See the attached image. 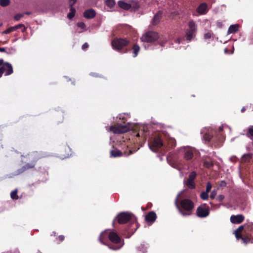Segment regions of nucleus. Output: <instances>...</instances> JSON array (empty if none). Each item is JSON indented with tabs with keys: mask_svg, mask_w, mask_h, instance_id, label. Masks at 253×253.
<instances>
[{
	"mask_svg": "<svg viewBox=\"0 0 253 253\" xmlns=\"http://www.w3.org/2000/svg\"><path fill=\"white\" fill-rule=\"evenodd\" d=\"M118 223L122 224L128 223L127 227L125 228L123 234L125 238H130L139 227L136 218L132 213L129 212H121L116 217Z\"/></svg>",
	"mask_w": 253,
	"mask_h": 253,
	"instance_id": "f257e3e1",
	"label": "nucleus"
},
{
	"mask_svg": "<svg viewBox=\"0 0 253 253\" xmlns=\"http://www.w3.org/2000/svg\"><path fill=\"white\" fill-rule=\"evenodd\" d=\"M99 242L108 247L110 249L118 250L124 245V241L115 231H111L109 233L105 231L102 232L98 237Z\"/></svg>",
	"mask_w": 253,
	"mask_h": 253,
	"instance_id": "f03ea898",
	"label": "nucleus"
},
{
	"mask_svg": "<svg viewBox=\"0 0 253 253\" xmlns=\"http://www.w3.org/2000/svg\"><path fill=\"white\" fill-rule=\"evenodd\" d=\"M23 156V155L22 156ZM28 160H31V163H27L21 168L17 170V174H21L24 171L35 168L36 163L38 160L45 157L43 153L40 152L34 151L28 154L26 156Z\"/></svg>",
	"mask_w": 253,
	"mask_h": 253,
	"instance_id": "7ed1b4c3",
	"label": "nucleus"
},
{
	"mask_svg": "<svg viewBox=\"0 0 253 253\" xmlns=\"http://www.w3.org/2000/svg\"><path fill=\"white\" fill-rule=\"evenodd\" d=\"M179 195H177L175 200V204L178 209L180 213L183 216L189 215L191 214V211L194 208V202L188 199H184L180 201L179 205L178 204V197Z\"/></svg>",
	"mask_w": 253,
	"mask_h": 253,
	"instance_id": "20e7f679",
	"label": "nucleus"
},
{
	"mask_svg": "<svg viewBox=\"0 0 253 253\" xmlns=\"http://www.w3.org/2000/svg\"><path fill=\"white\" fill-rule=\"evenodd\" d=\"M130 40L126 38H114L111 42L113 48L122 53H127L130 49L127 46L130 43Z\"/></svg>",
	"mask_w": 253,
	"mask_h": 253,
	"instance_id": "39448f33",
	"label": "nucleus"
},
{
	"mask_svg": "<svg viewBox=\"0 0 253 253\" xmlns=\"http://www.w3.org/2000/svg\"><path fill=\"white\" fill-rule=\"evenodd\" d=\"M197 32V26L193 20H191L188 23V28L185 30L186 40L190 42L195 38Z\"/></svg>",
	"mask_w": 253,
	"mask_h": 253,
	"instance_id": "423d86ee",
	"label": "nucleus"
},
{
	"mask_svg": "<svg viewBox=\"0 0 253 253\" xmlns=\"http://www.w3.org/2000/svg\"><path fill=\"white\" fill-rule=\"evenodd\" d=\"M149 148L154 152H157L160 148L164 146L163 141L159 136H156L151 138L149 141Z\"/></svg>",
	"mask_w": 253,
	"mask_h": 253,
	"instance_id": "0eeeda50",
	"label": "nucleus"
},
{
	"mask_svg": "<svg viewBox=\"0 0 253 253\" xmlns=\"http://www.w3.org/2000/svg\"><path fill=\"white\" fill-rule=\"evenodd\" d=\"M159 38V36L157 32L154 31H148L142 36L141 40L143 42H152L157 41Z\"/></svg>",
	"mask_w": 253,
	"mask_h": 253,
	"instance_id": "6e6552de",
	"label": "nucleus"
},
{
	"mask_svg": "<svg viewBox=\"0 0 253 253\" xmlns=\"http://www.w3.org/2000/svg\"><path fill=\"white\" fill-rule=\"evenodd\" d=\"M210 214V207L206 204H204L198 207L196 211L197 215L200 218H204L208 216Z\"/></svg>",
	"mask_w": 253,
	"mask_h": 253,
	"instance_id": "1a4fd4ad",
	"label": "nucleus"
},
{
	"mask_svg": "<svg viewBox=\"0 0 253 253\" xmlns=\"http://www.w3.org/2000/svg\"><path fill=\"white\" fill-rule=\"evenodd\" d=\"M110 129L114 133L120 134L127 132L128 130V127L126 126L117 125L111 126Z\"/></svg>",
	"mask_w": 253,
	"mask_h": 253,
	"instance_id": "9d476101",
	"label": "nucleus"
},
{
	"mask_svg": "<svg viewBox=\"0 0 253 253\" xmlns=\"http://www.w3.org/2000/svg\"><path fill=\"white\" fill-rule=\"evenodd\" d=\"M196 151L192 148H184L183 158L185 161L188 162L191 161L196 155Z\"/></svg>",
	"mask_w": 253,
	"mask_h": 253,
	"instance_id": "9b49d317",
	"label": "nucleus"
},
{
	"mask_svg": "<svg viewBox=\"0 0 253 253\" xmlns=\"http://www.w3.org/2000/svg\"><path fill=\"white\" fill-rule=\"evenodd\" d=\"M196 176L197 173L194 171L190 172L189 174L188 178L186 182V184L189 188L193 189L195 188L194 180L196 178Z\"/></svg>",
	"mask_w": 253,
	"mask_h": 253,
	"instance_id": "f8f14e48",
	"label": "nucleus"
},
{
	"mask_svg": "<svg viewBox=\"0 0 253 253\" xmlns=\"http://www.w3.org/2000/svg\"><path fill=\"white\" fill-rule=\"evenodd\" d=\"M247 244L253 243V224L249 225L245 229Z\"/></svg>",
	"mask_w": 253,
	"mask_h": 253,
	"instance_id": "ddd939ff",
	"label": "nucleus"
},
{
	"mask_svg": "<svg viewBox=\"0 0 253 253\" xmlns=\"http://www.w3.org/2000/svg\"><path fill=\"white\" fill-rule=\"evenodd\" d=\"M244 219L245 217L242 214L232 215L230 217V221L234 224H240Z\"/></svg>",
	"mask_w": 253,
	"mask_h": 253,
	"instance_id": "4468645a",
	"label": "nucleus"
},
{
	"mask_svg": "<svg viewBox=\"0 0 253 253\" xmlns=\"http://www.w3.org/2000/svg\"><path fill=\"white\" fill-rule=\"evenodd\" d=\"M157 218V215L154 211H150L147 213L145 217L146 221L148 223H154Z\"/></svg>",
	"mask_w": 253,
	"mask_h": 253,
	"instance_id": "2eb2a0df",
	"label": "nucleus"
},
{
	"mask_svg": "<svg viewBox=\"0 0 253 253\" xmlns=\"http://www.w3.org/2000/svg\"><path fill=\"white\" fill-rule=\"evenodd\" d=\"M203 166L207 169H210L213 166L212 159L209 157H206L203 158Z\"/></svg>",
	"mask_w": 253,
	"mask_h": 253,
	"instance_id": "dca6fc26",
	"label": "nucleus"
},
{
	"mask_svg": "<svg viewBox=\"0 0 253 253\" xmlns=\"http://www.w3.org/2000/svg\"><path fill=\"white\" fill-rule=\"evenodd\" d=\"M96 15V12L93 9L86 10L84 12V16L87 19H91Z\"/></svg>",
	"mask_w": 253,
	"mask_h": 253,
	"instance_id": "f3484780",
	"label": "nucleus"
},
{
	"mask_svg": "<svg viewBox=\"0 0 253 253\" xmlns=\"http://www.w3.org/2000/svg\"><path fill=\"white\" fill-rule=\"evenodd\" d=\"M197 11L201 14H206L208 11L207 3L203 2L200 4L197 8Z\"/></svg>",
	"mask_w": 253,
	"mask_h": 253,
	"instance_id": "a211bd4d",
	"label": "nucleus"
},
{
	"mask_svg": "<svg viewBox=\"0 0 253 253\" xmlns=\"http://www.w3.org/2000/svg\"><path fill=\"white\" fill-rule=\"evenodd\" d=\"M235 237L236 238L239 240L241 239L243 241V242L245 244H247V236H246L245 231H244L243 234H242V233L241 232H238L236 231L235 232Z\"/></svg>",
	"mask_w": 253,
	"mask_h": 253,
	"instance_id": "6ab92c4d",
	"label": "nucleus"
},
{
	"mask_svg": "<svg viewBox=\"0 0 253 253\" xmlns=\"http://www.w3.org/2000/svg\"><path fill=\"white\" fill-rule=\"evenodd\" d=\"M3 66L5 67V76H8L13 73V68L11 64L5 62Z\"/></svg>",
	"mask_w": 253,
	"mask_h": 253,
	"instance_id": "aec40b11",
	"label": "nucleus"
},
{
	"mask_svg": "<svg viewBox=\"0 0 253 253\" xmlns=\"http://www.w3.org/2000/svg\"><path fill=\"white\" fill-rule=\"evenodd\" d=\"M162 12L161 11H159L154 16V18L153 19V24L154 25H156L158 24L162 17Z\"/></svg>",
	"mask_w": 253,
	"mask_h": 253,
	"instance_id": "412c9836",
	"label": "nucleus"
},
{
	"mask_svg": "<svg viewBox=\"0 0 253 253\" xmlns=\"http://www.w3.org/2000/svg\"><path fill=\"white\" fill-rule=\"evenodd\" d=\"M110 153L111 157H118L123 156V153L115 148H113V149L110 151Z\"/></svg>",
	"mask_w": 253,
	"mask_h": 253,
	"instance_id": "4be33fe9",
	"label": "nucleus"
},
{
	"mask_svg": "<svg viewBox=\"0 0 253 253\" xmlns=\"http://www.w3.org/2000/svg\"><path fill=\"white\" fill-rule=\"evenodd\" d=\"M118 5L121 8L125 9V10H129L131 8V4L126 3L124 1L120 0L118 2Z\"/></svg>",
	"mask_w": 253,
	"mask_h": 253,
	"instance_id": "5701e85b",
	"label": "nucleus"
},
{
	"mask_svg": "<svg viewBox=\"0 0 253 253\" xmlns=\"http://www.w3.org/2000/svg\"><path fill=\"white\" fill-rule=\"evenodd\" d=\"M176 145V140L174 138H169L168 141V146H167L168 149H172L175 147Z\"/></svg>",
	"mask_w": 253,
	"mask_h": 253,
	"instance_id": "b1692460",
	"label": "nucleus"
},
{
	"mask_svg": "<svg viewBox=\"0 0 253 253\" xmlns=\"http://www.w3.org/2000/svg\"><path fill=\"white\" fill-rule=\"evenodd\" d=\"M132 50L133 53V57H136L138 55L140 51V47L137 44L135 43L133 45Z\"/></svg>",
	"mask_w": 253,
	"mask_h": 253,
	"instance_id": "393cba45",
	"label": "nucleus"
},
{
	"mask_svg": "<svg viewBox=\"0 0 253 253\" xmlns=\"http://www.w3.org/2000/svg\"><path fill=\"white\" fill-rule=\"evenodd\" d=\"M238 29L239 26L238 25H231L228 28V33L230 34L235 33L238 30Z\"/></svg>",
	"mask_w": 253,
	"mask_h": 253,
	"instance_id": "a878e982",
	"label": "nucleus"
},
{
	"mask_svg": "<svg viewBox=\"0 0 253 253\" xmlns=\"http://www.w3.org/2000/svg\"><path fill=\"white\" fill-rule=\"evenodd\" d=\"M130 4H131V8L130 9L132 11H136L138 10V9L139 8L140 6H139V4L137 2L133 3Z\"/></svg>",
	"mask_w": 253,
	"mask_h": 253,
	"instance_id": "bb28decb",
	"label": "nucleus"
},
{
	"mask_svg": "<svg viewBox=\"0 0 253 253\" xmlns=\"http://www.w3.org/2000/svg\"><path fill=\"white\" fill-rule=\"evenodd\" d=\"M18 191L17 189H15L12 191L10 193V197L13 200H17L18 199V196L17 195Z\"/></svg>",
	"mask_w": 253,
	"mask_h": 253,
	"instance_id": "cd10ccee",
	"label": "nucleus"
},
{
	"mask_svg": "<svg viewBox=\"0 0 253 253\" xmlns=\"http://www.w3.org/2000/svg\"><path fill=\"white\" fill-rule=\"evenodd\" d=\"M203 137L206 141L210 142L212 138V136L209 133H206L204 134Z\"/></svg>",
	"mask_w": 253,
	"mask_h": 253,
	"instance_id": "c85d7f7f",
	"label": "nucleus"
},
{
	"mask_svg": "<svg viewBox=\"0 0 253 253\" xmlns=\"http://www.w3.org/2000/svg\"><path fill=\"white\" fill-rule=\"evenodd\" d=\"M106 4L110 8H112L115 4V0H106L105 1Z\"/></svg>",
	"mask_w": 253,
	"mask_h": 253,
	"instance_id": "c756f323",
	"label": "nucleus"
},
{
	"mask_svg": "<svg viewBox=\"0 0 253 253\" xmlns=\"http://www.w3.org/2000/svg\"><path fill=\"white\" fill-rule=\"evenodd\" d=\"M16 29H15V26H13V27H10L8 28H7L6 30H5V31H4L3 32H2V34H9L11 32H12L13 31H16Z\"/></svg>",
	"mask_w": 253,
	"mask_h": 253,
	"instance_id": "7c9ffc66",
	"label": "nucleus"
},
{
	"mask_svg": "<svg viewBox=\"0 0 253 253\" xmlns=\"http://www.w3.org/2000/svg\"><path fill=\"white\" fill-rule=\"evenodd\" d=\"M16 30H17L18 29H21L22 32L24 33L26 30V28L25 26L22 24H19L17 25L14 26Z\"/></svg>",
	"mask_w": 253,
	"mask_h": 253,
	"instance_id": "2f4dec72",
	"label": "nucleus"
},
{
	"mask_svg": "<svg viewBox=\"0 0 253 253\" xmlns=\"http://www.w3.org/2000/svg\"><path fill=\"white\" fill-rule=\"evenodd\" d=\"M76 10L74 7H71L70 8V12L68 14V17L69 19H72L74 17L75 15Z\"/></svg>",
	"mask_w": 253,
	"mask_h": 253,
	"instance_id": "473e14b6",
	"label": "nucleus"
},
{
	"mask_svg": "<svg viewBox=\"0 0 253 253\" xmlns=\"http://www.w3.org/2000/svg\"><path fill=\"white\" fill-rule=\"evenodd\" d=\"M200 197L204 200H207L209 197L208 193L206 192V191L202 192L200 194Z\"/></svg>",
	"mask_w": 253,
	"mask_h": 253,
	"instance_id": "72a5a7b5",
	"label": "nucleus"
},
{
	"mask_svg": "<svg viewBox=\"0 0 253 253\" xmlns=\"http://www.w3.org/2000/svg\"><path fill=\"white\" fill-rule=\"evenodd\" d=\"M10 3L9 0H0V5L1 6L5 7Z\"/></svg>",
	"mask_w": 253,
	"mask_h": 253,
	"instance_id": "f704fd0d",
	"label": "nucleus"
},
{
	"mask_svg": "<svg viewBox=\"0 0 253 253\" xmlns=\"http://www.w3.org/2000/svg\"><path fill=\"white\" fill-rule=\"evenodd\" d=\"M251 158L252 156L250 154H245L243 156V159L245 161H249Z\"/></svg>",
	"mask_w": 253,
	"mask_h": 253,
	"instance_id": "c9c22d12",
	"label": "nucleus"
},
{
	"mask_svg": "<svg viewBox=\"0 0 253 253\" xmlns=\"http://www.w3.org/2000/svg\"><path fill=\"white\" fill-rule=\"evenodd\" d=\"M247 135L248 137H253V127H251L248 128Z\"/></svg>",
	"mask_w": 253,
	"mask_h": 253,
	"instance_id": "e433bc0d",
	"label": "nucleus"
},
{
	"mask_svg": "<svg viewBox=\"0 0 253 253\" xmlns=\"http://www.w3.org/2000/svg\"><path fill=\"white\" fill-rule=\"evenodd\" d=\"M211 188H212V185H211V183L210 182H207V185H206V192L209 193L210 192V191L211 190Z\"/></svg>",
	"mask_w": 253,
	"mask_h": 253,
	"instance_id": "4c0bfd02",
	"label": "nucleus"
},
{
	"mask_svg": "<svg viewBox=\"0 0 253 253\" xmlns=\"http://www.w3.org/2000/svg\"><path fill=\"white\" fill-rule=\"evenodd\" d=\"M212 33L211 32H208L205 33L204 35V38L206 40H209L211 38Z\"/></svg>",
	"mask_w": 253,
	"mask_h": 253,
	"instance_id": "58836bf2",
	"label": "nucleus"
},
{
	"mask_svg": "<svg viewBox=\"0 0 253 253\" xmlns=\"http://www.w3.org/2000/svg\"><path fill=\"white\" fill-rule=\"evenodd\" d=\"M23 14H17L14 16V19L16 21H19L22 17H23Z\"/></svg>",
	"mask_w": 253,
	"mask_h": 253,
	"instance_id": "ea45409f",
	"label": "nucleus"
},
{
	"mask_svg": "<svg viewBox=\"0 0 253 253\" xmlns=\"http://www.w3.org/2000/svg\"><path fill=\"white\" fill-rule=\"evenodd\" d=\"M77 26L78 27L82 29H84L85 27V25L83 22H78L77 23Z\"/></svg>",
	"mask_w": 253,
	"mask_h": 253,
	"instance_id": "a19ab883",
	"label": "nucleus"
},
{
	"mask_svg": "<svg viewBox=\"0 0 253 253\" xmlns=\"http://www.w3.org/2000/svg\"><path fill=\"white\" fill-rule=\"evenodd\" d=\"M76 1H77V0H69V5L70 6V8L71 7H73V6L75 4Z\"/></svg>",
	"mask_w": 253,
	"mask_h": 253,
	"instance_id": "79ce46f5",
	"label": "nucleus"
},
{
	"mask_svg": "<svg viewBox=\"0 0 253 253\" xmlns=\"http://www.w3.org/2000/svg\"><path fill=\"white\" fill-rule=\"evenodd\" d=\"M5 71V67L2 66L0 68V78L2 77L3 73Z\"/></svg>",
	"mask_w": 253,
	"mask_h": 253,
	"instance_id": "37998d69",
	"label": "nucleus"
},
{
	"mask_svg": "<svg viewBox=\"0 0 253 253\" xmlns=\"http://www.w3.org/2000/svg\"><path fill=\"white\" fill-rule=\"evenodd\" d=\"M216 191H212L211 194H210V198L211 199H213L215 196H216Z\"/></svg>",
	"mask_w": 253,
	"mask_h": 253,
	"instance_id": "c03bdc74",
	"label": "nucleus"
},
{
	"mask_svg": "<svg viewBox=\"0 0 253 253\" xmlns=\"http://www.w3.org/2000/svg\"><path fill=\"white\" fill-rule=\"evenodd\" d=\"M64 238L65 237L63 235H59L57 238V240H58L59 242H62L64 240Z\"/></svg>",
	"mask_w": 253,
	"mask_h": 253,
	"instance_id": "a18cd8bd",
	"label": "nucleus"
},
{
	"mask_svg": "<svg viewBox=\"0 0 253 253\" xmlns=\"http://www.w3.org/2000/svg\"><path fill=\"white\" fill-rule=\"evenodd\" d=\"M244 230V226L243 225L240 226L235 231H236L238 232H241L243 231Z\"/></svg>",
	"mask_w": 253,
	"mask_h": 253,
	"instance_id": "49530a36",
	"label": "nucleus"
},
{
	"mask_svg": "<svg viewBox=\"0 0 253 253\" xmlns=\"http://www.w3.org/2000/svg\"><path fill=\"white\" fill-rule=\"evenodd\" d=\"M217 199L219 202H221L224 199V196L223 195H220L218 196Z\"/></svg>",
	"mask_w": 253,
	"mask_h": 253,
	"instance_id": "de8ad7c7",
	"label": "nucleus"
},
{
	"mask_svg": "<svg viewBox=\"0 0 253 253\" xmlns=\"http://www.w3.org/2000/svg\"><path fill=\"white\" fill-rule=\"evenodd\" d=\"M88 47V44L87 42H85L84 43L83 45H82V49L83 50H85L86 48H87Z\"/></svg>",
	"mask_w": 253,
	"mask_h": 253,
	"instance_id": "09e8293b",
	"label": "nucleus"
},
{
	"mask_svg": "<svg viewBox=\"0 0 253 253\" xmlns=\"http://www.w3.org/2000/svg\"><path fill=\"white\" fill-rule=\"evenodd\" d=\"M226 186V182L225 181H221L220 183V186L224 187Z\"/></svg>",
	"mask_w": 253,
	"mask_h": 253,
	"instance_id": "8fccbe9b",
	"label": "nucleus"
},
{
	"mask_svg": "<svg viewBox=\"0 0 253 253\" xmlns=\"http://www.w3.org/2000/svg\"><path fill=\"white\" fill-rule=\"evenodd\" d=\"M0 52H5V53H7V54H9V52H7V51H6L5 48H4V47H0Z\"/></svg>",
	"mask_w": 253,
	"mask_h": 253,
	"instance_id": "3c124183",
	"label": "nucleus"
},
{
	"mask_svg": "<svg viewBox=\"0 0 253 253\" xmlns=\"http://www.w3.org/2000/svg\"><path fill=\"white\" fill-rule=\"evenodd\" d=\"M4 63L5 62H4V61L2 59H0V66L1 65L4 66Z\"/></svg>",
	"mask_w": 253,
	"mask_h": 253,
	"instance_id": "603ef678",
	"label": "nucleus"
},
{
	"mask_svg": "<svg viewBox=\"0 0 253 253\" xmlns=\"http://www.w3.org/2000/svg\"><path fill=\"white\" fill-rule=\"evenodd\" d=\"M223 126H220L218 129V130H219L218 133H220L223 131Z\"/></svg>",
	"mask_w": 253,
	"mask_h": 253,
	"instance_id": "864d4df0",
	"label": "nucleus"
},
{
	"mask_svg": "<svg viewBox=\"0 0 253 253\" xmlns=\"http://www.w3.org/2000/svg\"><path fill=\"white\" fill-rule=\"evenodd\" d=\"M245 110H246V108H245V107H243L241 109V112H242V113H244V112L245 111Z\"/></svg>",
	"mask_w": 253,
	"mask_h": 253,
	"instance_id": "5fc2aeb1",
	"label": "nucleus"
},
{
	"mask_svg": "<svg viewBox=\"0 0 253 253\" xmlns=\"http://www.w3.org/2000/svg\"><path fill=\"white\" fill-rule=\"evenodd\" d=\"M132 154V151L131 150H129V153L126 155H129Z\"/></svg>",
	"mask_w": 253,
	"mask_h": 253,
	"instance_id": "6e6d98bb",
	"label": "nucleus"
},
{
	"mask_svg": "<svg viewBox=\"0 0 253 253\" xmlns=\"http://www.w3.org/2000/svg\"><path fill=\"white\" fill-rule=\"evenodd\" d=\"M228 49H227V48H225V49H224V52H225V53H228Z\"/></svg>",
	"mask_w": 253,
	"mask_h": 253,
	"instance_id": "4d7b16f0",
	"label": "nucleus"
},
{
	"mask_svg": "<svg viewBox=\"0 0 253 253\" xmlns=\"http://www.w3.org/2000/svg\"><path fill=\"white\" fill-rule=\"evenodd\" d=\"M136 137H140V134H139V133H137L136 134Z\"/></svg>",
	"mask_w": 253,
	"mask_h": 253,
	"instance_id": "13d9d810",
	"label": "nucleus"
},
{
	"mask_svg": "<svg viewBox=\"0 0 253 253\" xmlns=\"http://www.w3.org/2000/svg\"><path fill=\"white\" fill-rule=\"evenodd\" d=\"M30 13H30V12H26V13H25V14H27V15H29V14H30Z\"/></svg>",
	"mask_w": 253,
	"mask_h": 253,
	"instance_id": "bf43d9fd",
	"label": "nucleus"
},
{
	"mask_svg": "<svg viewBox=\"0 0 253 253\" xmlns=\"http://www.w3.org/2000/svg\"><path fill=\"white\" fill-rule=\"evenodd\" d=\"M53 234L54 236H55V234H56L55 232H53Z\"/></svg>",
	"mask_w": 253,
	"mask_h": 253,
	"instance_id": "052dcab7",
	"label": "nucleus"
},
{
	"mask_svg": "<svg viewBox=\"0 0 253 253\" xmlns=\"http://www.w3.org/2000/svg\"><path fill=\"white\" fill-rule=\"evenodd\" d=\"M220 138H221V139H222V134H220Z\"/></svg>",
	"mask_w": 253,
	"mask_h": 253,
	"instance_id": "680f3d73",
	"label": "nucleus"
},
{
	"mask_svg": "<svg viewBox=\"0 0 253 253\" xmlns=\"http://www.w3.org/2000/svg\"><path fill=\"white\" fill-rule=\"evenodd\" d=\"M177 40L178 41V43H180V41H179V39H177Z\"/></svg>",
	"mask_w": 253,
	"mask_h": 253,
	"instance_id": "e2e57ef3",
	"label": "nucleus"
},
{
	"mask_svg": "<svg viewBox=\"0 0 253 253\" xmlns=\"http://www.w3.org/2000/svg\"><path fill=\"white\" fill-rule=\"evenodd\" d=\"M2 25V24H0V27Z\"/></svg>",
	"mask_w": 253,
	"mask_h": 253,
	"instance_id": "0e129e2a",
	"label": "nucleus"
}]
</instances>
